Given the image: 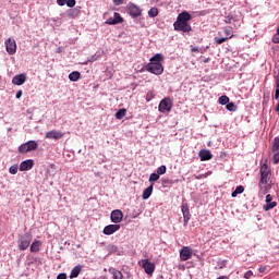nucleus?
<instances>
[{"mask_svg":"<svg viewBox=\"0 0 279 279\" xmlns=\"http://www.w3.org/2000/svg\"><path fill=\"white\" fill-rule=\"evenodd\" d=\"M192 16L189 12L183 11L180 13L177 17V21L173 23V27L175 32H183V34H189V32H193V28L191 27V24H189V21H191Z\"/></svg>","mask_w":279,"mask_h":279,"instance_id":"1","label":"nucleus"},{"mask_svg":"<svg viewBox=\"0 0 279 279\" xmlns=\"http://www.w3.org/2000/svg\"><path fill=\"white\" fill-rule=\"evenodd\" d=\"M259 173H260V179H259V193H262V195H266L267 193V182H268V178L271 173V169H269V165H267V160L264 163H260V169H259Z\"/></svg>","mask_w":279,"mask_h":279,"instance_id":"2","label":"nucleus"},{"mask_svg":"<svg viewBox=\"0 0 279 279\" xmlns=\"http://www.w3.org/2000/svg\"><path fill=\"white\" fill-rule=\"evenodd\" d=\"M32 243V234L31 233H24L19 235L17 240V247L21 252H25L27 247H29Z\"/></svg>","mask_w":279,"mask_h":279,"instance_id":"3","label":"nucleus"},{"mask_svg":"<svg viewBox=\"0 0 279 279\" xmlns=\"http://www.w3.org/2000/svg\"><path fill=\"white\" fill-rule=\"evenodd\" d=\"M38 149V143L36 141H28L19 147L20 154H27L29 151H36Z\"/></svg>","mask_w":279,"mask_h":279,"instance_id":"4","label":"nucleus"},{"mask_svg":"<svg viewBox=\"0 0 279 279\" xmlns=\"http://www.w3.org/2000/svg\"><path fill=\"white\" fill-rule=\"evenodd\" d=\"M140 267L144 269L147 276H151L154 271H156V265L151 263L149 259H142L138 262Z\"/></svg>","mask_w":279,"mask_h":279,"instance_id":"5","label":"nucleus"},{"mask_svg":"<svg viewBox=\"0 0 279 279\" xmlns=\"http://www.w3.org/2000/svg\"><path fill=\"white\" fill-rule=\"evenodd\" d=\"M146 71H148V73H153L154 75H162L165 68L162 66V63L150 62L146 65Z\"/></svg>","mask_w":279,"mask_h":279,"instance_id":"6","label":"nucleus"},{"mask_svg":"<svg viewBox=\"0 0 279 279\" xmlns=\"http://www.w3.org/2000/svg\"><path fill=\"white\" fill-rule=\"evenodd\" d=\"M171 108H173V102L171 101V98H163L158 106L159 112H162L163 114L166 112H171Z\"/></svg>","mask_w":279,"mask_h":279,"instance_id":"7","label":"nucleus"},{"mask_svg":"<svg viewBox=\"0 0 279 279\" xmlns=\"http://www.w3.org/2000/svg\"><path fill=\"white\" fill-rule=\"evenodd\" d=\"M126 10H128V14H130L132 19H138V16L143 14V11L141 10V8H138V5L134 3H129L126 7Z\"/></svg>","mask_w":279,"mask_h":279,"instance_id":"8","label":"nucleus"},{"mask_svg":"<svg viewBox=\"0 0 279 279\" xmlns=\"http://www.w3.org/2000/svg\"><path fill=\"white\" fill-rule=\"evenodd\" d=\"M45 138H48L49 141H60V138H64V132L51 130L46 132Z\"/></svg>","mask_w":279,"mask_h":279,"instance_id":"9","label":"nucleus"},{"mask_svg":"<svg viewBox=\"0 0 279 279\" xmlns=\"http://www.w3.org/2000/svg\"><path fill=\"white\" fill-rule=\"evenodd\" d=\"M4 45L9 56H14V53H16V40H14V38L7 39Z\"/></svg>","mask_w":279,"mask_h":279,"instance_id":"10","label":"nucleus"},{"mask_svg":"<svg viewBox=\"0 0 279 279\" xmlns=\"http://www.w3.org/2000/svg\"><path fill=\"white\" fill-rule=\"evenodd\" d=\"M193 257V248L189 247V246H183L180 250V258L183 262L190 260V258Z\"/></svg>","mask_w":279,"mask_h":279,"instance_id":"11","label":"nucleus"},{"mask_svg":"<svg viewBox=\"0 0 279 279\" xmlns=\"http://www.w3.org/2000/svg\"><path fill=\"white\" fill-rule=\"evenodd\" d=\"M110 219L112 223H121L123 221V211H121V209H114L111 211Z\"/></svg>","mask_w":279,"mask_h":279,"instance_id":"12","label":"nucleus"},{"mask_svg":"<svg viewBox=\"0 0 279 279\" xmlns=\"http://www.w3.org/2000/svg\"><path fill=\"white\" fill-rule=\"evenodd\" d=\"M105 23L106 25H119L123 23V19L120 13L114 12L113 17H109Z\"/></svg>","mask_w":279,"mask_h":279,"instance_id":"13","label":"nucleus"},{"mask_svg":"<svg viewBox=\"0 0 279 279\" xmlns=\"http://www.w3.org/2000/svg\"><path fill=\"white\" fill-rule=\"evenodd\" d=\"M121 230V225H108L104 228V234H107V236H110V234H114V232H119Z\"/></svg>","mask_w":279,"mask_h":279,"instance_id":"14","label":"nucleus"},{"mask_svg":"<svg viewBox=\"0 0 279 279\" xmlns=\"http://www.w3.org/2000/svg\"><path fill=\"white\" fill-rule=\"evenodd\" d=\"M198 158L202 162H206V160H213V153L208 149H201L198 151Z\"/></svg>","mask_w":279,"mask_h":279,"instance_id":"15","label":"nucleus"},{"mask_svg":"<svg viewBox=\"0 0 279 279\" xmlns=\"http://www.w3.org/2000/svg\"><path fill=\"white\" fill-rule=\"evenodd\" d=\"M181 210H182V214H183L184 226H186L189 223V221H191V211L189 209V205L183 204L181 206Z\"/></svg>","mask_w":279,"mask_h":279,"instance_id":"16","label":"nucleus"},{"mask_svg":"<svg viewBox=\"0 0 279 279\" xmlns=\"http://www.w3.org/2000/svg\"><path fill=\"white\" fill-rule=\"evenodd\" d=\"M27 81V76L25 74L15 75L12 80V84L15 86H23V83Z\"/></svg>","mask_w":279,"mask_h":279,"instance_id":"17","label":"nucleus"},{"mask_svg":"<svg viewBox=\"0 0 279 279\" xmlns=\"http://www.w3.org/2000/svg\"><path fill=\"white\" fill-rule=\"evenodd\" d=\"M34 167V160L27 159L25 161H22L20 165V171H29Z\"/></svg>","mask_w":279,"mask_h":279,"instance_id":"18","label":"nucleus"},{"mask_svg":"<svg viewBox=\"0 0 279 279\" xmlns=\"http://www.w3.org/2000/svg\"><path fill=\"white\" fill-rule=\"evenodd\" d=\"M151 193H154V185H150L143 191L142 199H149V197H151Z\"/></svg>","mask_w":279,"mask_h":279,"instance_id":"19","label":"nucleus"},{"mask_svg":"<svg viewBox=\"0 0 279 279\" xmlns=\"http://www.w3.org/2000/svg\"><path fill=\"white\" fill-rule=\"evenodd\" d=\"M109 274H111L113 279H123V272H121L114 268H110Z\"/></svg>","mask_w":279,"mask_h":279,"instance_id":"20","label":"nucleus"},{"mask_svg":"<svg viewBox=\"0 0 279 279\" xmlns=\"http://www.w3.org/2000/svg\"><path fill=\"white\" fill-rule=\"evenodd\" d=\"M80 274H82V266L78 265L71 270L70 278H77Z\"/></svg>","mask_w":279,"mask_h":279,"instance_id":"21","label":"nucleus"},{"mask_svg":"<svg viewBox=\"0 0 279 279\" xmlns=\"http://www.w3.org/2000/svg\"><path fill=\"white\" fill-rule=\"evenodd\" d=\"M77 16H80V10L78 9L68 10V17L69 19H77Z\"/></svg>","mask_w":279,"mask_h":279,"instance_id":"22","label":"nucleus"},{"mask_svg":"<svg viewBox=\"0 0 279 279\" xmlns=\"http://www.w3.org/2000/svg\"><path fill=\"white\" fill-rule=\"evenodd\" d=\"M80 77H82V74L77 71H73L72 73L69 74L70 82H77Z\"/></svg>","mask_w":279,"mask_h":279,"instance_id":"23","label":"nucleus"},{"mask_svg":"<svg viewBox=\"0 0 279 279\" xmlns=\"http://www.w3.org/2000/svg\"><path fill=\"white\" fill-rule=\"evenodd\" d=\"M162 60H165V57H162L161 53H157L150 59V62H154V64H160Z\"/></svg>","mask_w":279,"mask_h":279,"instance_id":"24","label":"nucleus"},{"mask_svg":"<svg viewBox=\"0 0 279 279\" xmlns=\"http://www.w3.org/2000/svg\"><path fill=\"white\" fill-rule=\"evenodd\" d=\"M244 191H245V187H243V185H239L232 192L231 197H236V195H241V193H243Z\"/></svg>","mask_w":279,"mask_h":279,"instance_id":"25","label":"nucleus"},{"mask_svg":"<svg viewBox=\"0 0 279 279\" xmlns=\"http://www.w3.org/2000/svg\"><path fill=\"white\" fill-rule=\"evenodd\" d=\"M276 206H278V202H270V203H266V205L263 206V209L268 211V210H272V208H276Z\"/></svg>","mask_w":279,"mask_h":279,"instance_id":"26","label":"nucleus"},{"mask_svg":"<svg viewBox=\"0 0 279 279\" xmlns=\"http://www.w3.org/2000/svg\"><path fill=\"white\" fill-rule=\"evenodd\" d=\"M171 184H173V181L169 178H162L161 179V186L163 189H167L168 186H171Z\"/></svg>","mask_w":279,"mask_h":279,"instance_id":"27","label":"nucleus"},{"mask_svg":"<svg viewBox=\"0 0 279 279\" xmlns=\"http://www.w3.org/2000/svg\"><path fill=\"white\" fill-rule=\"evenodd\" d=\"M31 252H40V241H35L31 245Z\"/></svg>","mask_w":279,"mask_h":279,"instance_id":"28","label":"nucleus"},{"mask_svg":"<svg viewBox=\"0 0 279 279\" xmlns=\"http://www.w3.org/2000/svg\"><path fill=\"white\" fill-rule=\"evenodd\" d=\"M233 35L229 36V37H215V43L216 45H223V43H227V40H230V38H232Z\"/></svg>","mask_w":279,"mask_h":279,"instance_id":"29","label":"nucleus"},{"mask_svg":"<svg viewBox=\"0 0 279 279\" xmlns=\"http://www.w3.org/2000/svg\"><path fill=\"white\" fill-rule=\"evenodd\" d=\"M218 102L221 106H227L230 104V98L228 96L223 95V96L219 97Z\"/></svg>","mask_w":279,"mask_h":279,"instance_id":"30","label":"nucleus"},{"mask_svg":"<svg viewBox=\"0 0 279 279\" xmlns=\"http://www.w3.org/2000/svg\"><path fill=\"white\" fill-rule=\"evenodd\" d=\"M125 114H128V109H119L117 112H116V119H123V117H125Z\"/></svg>","mask_w":279,"mask_h":279,"instance_id":"31","label":"nucleus"},{"mask_svg":"<svg viewBox=\"0 0 279 279\" xmlns=\"http://www.w3.org/2000/svg\"><path fill=\"white\" fill-rule=\"evenodd\" d=\"M271 151H279V137H275L272 141Z\"/></svg>","mask_w":279,"mask_h":279,"instance_id":"32","label":"nucleus"},{"mask_svg":"<svg viewBox=\"0 0 279 279\" xmlns=\"http://www.w3.org/2000/svg\"><path fill=\"white\" fill-rule=\"evenodd\" d=\"M148 16L150 19H156V16H158V8H151L149 11H148Z\"/></svg>","mask_w":279,"mask_h":279,"instance_id":"33","label":"nucleus"},{"mask_svg":"<svg viewBox=\"0 0 279 279\" xmlns=\"http://www.w3.org/2000/svg\"><path fill=\"white\" fill-rule=\"evenodd\" d=\"M160 180V174L159 173H151L149 175L148 182H158Z\"/></svg>","mask_w":279,"mask_h":279,"instance_id":"34","label":"nucleus"},{"mask_svg":"<svg viewBox=\"0 0 279 279\" xmlns=\"http://www.w3.org/2000/svg\"><path fill=\"white\" fill-rule=\"evenodd\" d=\"M227 110H229V112H236V105H234V102H229L226 106Z\"/></svg>","mask_w":279,"mask_h":279,"instance_id":"35","label":"nucleus"},{"mask_svg":"<svg viewBox=\"0 0 279 279\" xmlns=\"http://www.w3.org/2000/svg\"><path fill=\"white\" fill-rule=\"evenodd\" d=\"M9 173H11V175H16V173H19V166H11L9 168Z\"/></svg>","mask_w":279,"mask_h":279,"instance_id":"36","label":"nucleus"},{"mask_svg":"<svg viewBox=\"0 0 279 279\" xmlns=\"http://www.w3.org/2000/svg\"><path fill=\"white\" fill-rule=\"evenodd\" d=\"M272 162L274 165H279V151H272Z\"/></svg>","mask_w":279,"mask_h":279,"instance_id":"37","label":"nucleus"},{"mask_svg":"<svg viewBox=\"0 0 279 279\" xmlns=\"http://www.w3.org/2000/svg\"><path fill=\"white\" fill-rule=\"evenodd\" d=\"M157 173L159 175H165V173H167V166H160L158 169H157Z\"/></svg>","mask_w":279,"mask_h":279,"instance_id":"38","label":"nucleus"},{"mask_svg":"<svg viewBox=\"0 0 279 279\" xmlns=\"http://www.w3.org/2000/svg\"><path fill=\"white\" fill-rule=\"evenodd\" d=\"M272 43H275V45L279 44V26L277 28V34L272 37Z\"/></svg>","mask_w":279,"mask_h":279,"instance_id":"39","label":"nucleus"},{"mask_svg":"<svg viewBox=\"0 0 279 279\" xmlns=\"http://www.w3.org/2000/svg\"><path fill=\"white\" fill-rule=\"evenodd\" d=\"M65 3L68 5V8H75L76 1L75 0H68V1H65Z\"/></svg>","mask_w":279,"mask_h":279,"instance_id":"40","label":"nucleus"},{"mask_svg":"<svg viewBox=\"0 0 279 279\" xmlns=\"http://www.w3.org/2000/svg\"><path fill=\"white\" fill-rule=\"evenodd\" d=\"M252 276H254V272H252V270H247V271L244 274V278H245V279H251Z\"/></svg>","mask_w":279,"mask_h":279,"instance_id":"41","label":"nucleus"},{"mask_svg":"<svg viewBox=\"0 0 279 279\" xmlns=\"http://www.w3.org/2000/svg\"><path fill=\"white\" fill-rule=\"evenodd\" d=\"M225 34H226V36H228V38H230V36H232V28H230V27L225 28Z\"/></svg>","mask_w":279,"mask_h":279,"instance_id":"42","label":"nucleus"},{"mask_svg":"<svg viewBox=\"0 0 279 279\" xmlns=\"http://www.w3.org/2000/svg\"><path fill=\"white\" fill-rule=\"evenodd\" d=\"M232 20L233 17L228 15L226 19H225V23H227L228 25H230L232 23Z\"/></svg>","mask_w":279,"mask_h":279,"instance_id":"43","label":"nucleus"},{"mask_svg":"<svg viewBox=\"0 0 279 279\" xmlns=\"http://www.w3.org/2000/svg\"><path fill=\"white\" fill-rule=\"evenodd\" d=\"M258 271H259V274H265V271H267V266H260L258 268Z\"/></svg>","mask_w":279,"mask_h":279,"instance_id":"44","label":"nucleus"},{"mask_svg":"<svg viewBox=\"0 0 279 279\" xmlns=\"http://www.w3.org/2000/svg\"><path fill=\"white\" fill-rule=\"evenodd\" d=\"M66 1L68 0H57L58 5L62 7V5H66Z\"/></svg>","mask_w":279,"mask_h":279,"instance_id":"45","label":"nucleus"},{"mask_svg":"<svg viewBox=\"0 0 279 279\" xmlns=\"http://www.w3.org/2000/svg\"><path fill=\"white\" fill-rule=\"evenodd\" d=\"M275 95H279V80L276 81Z\"/></svg>","mask_w":279,"mask_h":279,"instance_id":"46","label":"nucleus"},{"mask_svg":"<svg viewBox=\"0 0 279 279\" xmlns=\"http://www.w3.org/2000/svg\"><path fill=\"white\" fill-rule=\"evenodd\" d=\"M271 199H274V197L270 194L266 195V204L271 203Z\"/></svg>","mask_w":279,"mask_h":279,"instance_id":"47","label":"nucleus"},{"mask_svg":"<svg viewBox=\"0 0 279 279\" xmlns=\"http://www.w3.org/2000/svg\"><path fill=\"white\" fill-rule=\"evenodd\" d=\"M57 279H66V274L61 272L57 276Z\"/></svg>","mask_w":279,"mask_h":279,"instance_id":"48","label":"nucleus"},{"mask_svg":"<svg viewBox=\"0 0 279 279\" xmlns=\"http://www.w3.org/2000/svg\"><path fill=\"white\" fill-rule=\"evenodd\" d=\"M116 5H123V0H113Z\"/></svg>","mask_w":279,"mask_h":279,"instance_id":"49","label":"nucleus"},{"mask_svg":"<svg viewBox=\"0 0 279 279\" xmlns=\"http://www.w3.org/2000/svg\"><path fill=\"white\" fill-rule=\"evenodd\" d=\"M21 97H23V90L16 93V99H21Z\"/></svg>","mask_w":279,"mask_h":279,"instance_id":"50","label":"nucleus"},{"mask_svg":"<svg viewBox=\"0 0 279 279\" xmlns=\"http://www.w3.org/2000/svg\"><path fill=\"white\" fill-rule=\"evenodd\" d=\"M192 51H193V52H199V48H197V47L192 48Z\"/></svg>","mask_w":279,"mask_h":279,"instance_id":"51","label":"nucleus"},{"mask_svg":"<svg viewBox=\"0 0 279 279\" xmlns=\"http://www.w3.org/2000/svg\"><path fill=\"white\" fill-rule=\"evenodd\" d=\"M274 99H275L276 101H278L279 95H278V94H275V95H274Z\"/></svg>","mask_w":279,"mask_h":279,"instance_id":"52","label":"nucleus"},{"mask_svg":"<svg viewBox=\"0 0 279 279\" xmlns=\"http://www.w3.org/2000/svg\"><path fill=\"white\" fill-rule=\"evenodd\" d=\"M203 62H204L205 64L208 63V62H210V58L204 59Z\"/></svg>","mask_w":279,"mask_h":279,"instance_id":"53","label":"nucleus"},{"mask_svg":"<svg viewBox=\"0 0 279 279\" xmlns=\"http://www.w3.org/2000/svg\"><path fill=\"white\" fill-rule=\"evenodd\" d=\"M276 112H278V114H279V102L276 106Z\"/></svg>","mask_w":279,"mask_h":279,"instance_id":"54","label":"nucleus"}]
</instances>
